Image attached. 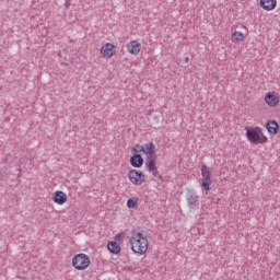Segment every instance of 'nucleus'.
Returning a JSON list of instances; mask_svg holds the SVG:
<instances>
[{"label": "nucleus", "mask_w": 280, "mask_h": 280, "mask_svg": "<svg viewBox=\"0 0 280 280\" xmlns=\"http://www.w3.org/2000/svg\"><path fill=\"white\" fill-rule=\"evenodd\" d=\"M129 246L133 255H138L139 257L145 255L148 248H150L148 234H144L143 231H133L129 238Z\"/></svg>", "instance_id": "obj_1"}, {"label": "nucleus", "mask_w": 280, "mask_h": 280, "mask_svg": "<svg viewBox=\"0 0 280 280\" xmlns=\"http://www.w3.org/2000/svg\"><path fill=\"white\" fill-rule=\"evenodd\" d=\"M245 136L249 143L253 145H264V143H268V136H265L264 129L261 127H245Z\"/></svg>", "instance_id": "obj_2"}, {"label": "nucleus", "mask_w": 280, "mask_h": 280, "mask_svg": "<svg viewBox=\"0 0 280 280\" xmlns=\"http://www.w3.org/2000/svg\"><path fill=\"white\" fill-rule=\"evenodd\" d=\"M91 266V257L84 253L72 257V268L74 270H86Z\"/></svg>", "instance_id": "obj_3"}, {"label": "nucleus", "mask_w": 280, "mask_h": 280, "mask_svg": "<svg viewBox=\"0 0 280 280\" xmlns=\"http://www.w3.org/2000/svg\"><path fill=\"white\" fill-rule=\"evenodd\" d=\"M127 178L135 187H141L145 183V173L137 168H131L127 173Z\"/></svg>", "instance_id": "obj_4"}, {"label": "nucleus", "mask_w": 280, "mask_h": 280, "mask_svg": "<svg viewBox=\"0 0 280 280\" xmlns=\"http://www.w3.org/2000/svg\"><path fill=\"white\" fill-rule=\"evenodd\" d=\"M133 152L137 154L142 153L145 154L147 159L156 156V145H154V142H148L144 144H136L133 147Z\"/></svg>", "instance_id": "obj_5"}, {"label": "nucleus", "mask_w": 280, "mask_h": 280, "mask_svg": "<svg viewBox=\"0 0 280 280\" xmlns=\"http://www.w3.org/2000/svg\"><path fill=\"white\" fill-rule=\"evenodd\" d=\"M211 168L209 166H207V164H202L201 165V180H200V185L202 187V189H205V191H207V194H209V191H211Z\"/></svg>", "instance_id": "obj_6"}, {"label": "nucleus", "mask_w": 280, "mask_h": 280, "mask_svg": "<svg viewBox=\"0 0 280 280\" xmlns=\"http://www.w3.org/2000/svg\"><path fill=\"white\" fill-rule=\"evenodd\" d=\"M100 56L103 60H110L117 56V46L113 43H105L100 48Z\"/></svg>", "instance_id": "obj_7"}, {"label": "nucleus", "mask_w": 280, "mask_h": 280, "mask_svg": "<svg viewBox=\"0 0 280 280\" xmlns=\"http://www.w3.org/2000/svg\"><path fill=\"white\" fill-rule=\"evenodd\" d=\"M264 102L265 104H267V106H269V108H277L280 102L279 92L271 91L266 93L264 97Z\"/></svg>", "instance_id": "obj_8"}, {"label": "nucleus", "mask_w": 280, "mask_h": 280, "mask_svg": "<svg viewBox=\"0 0 280 280\" xmlns=\"http://www.w3.org/2000/svg\"><path fill=\"white\" fill-rule=\"evenodd\" d=\"M126 50L130 56H139V54H141V43L137 39H132L126 44Z\"/></svg>", "instance_id": "obj_9"}, {"label": "nucleus", "mask_w": 280, "mask_h": 280, "mask_svg": "<svg viewBox=\"0 0 280 280\" xmlns=\"http://www.w3.org/2000/svg\"><path fill=\"white\" fill-rule=\"evenodd\" d=\"M52 202L55 205H58L59 207H62V205H67V201L69 200V197L67 196V192L62 190H56L52 194Z\"/></svg>", "instance_id": "obj_10"}, {"label": "nucleus", "mask_w": 280, "mask_h": 280, "mask_svg": "<svg viewBox=\"0 0 280 280\" xmlns=\"http://www.w3.org/2000/svg\"><path fill=\"white\" fill-rule=\"evenodd\" d=\"M145 165L148 172H150L153 176H159V167H156V155L147 158Z\"/></svg>", "instance_id": "obj_11"}, {"label": "nucleus", "mask_w": 280, "mask_h": 280, "mask_svg": "<svg viewBox=\"0 0 280 280\" xmlns=\"http://www.w3.org/2000/svg\"><path fill=\"white\" fill-rule=\"evenodd\" d=\"M259 5L265 12H272L277 9V0H260Z\"/></svg>", "instance_id": "obj_12"}, {"label": "nucleus", "mask_w": 280, "mask_h": 280, "mask_svg": "<svg viewBox=\"0 0 280 280\" xmlns=\"http://www.w3.org/2000/svg\"><path fill=\"white\" fill-rule=\"evenodd\" d=\"M266 130L269 135H279V122H277V120H268L266 124Z\"/></svg>", "instance_id": "obj_13"}, {"label": "nucleus", "mask_w": 280, "mask_h": 280, "mask_svg": "<svg viewBox=\"0 0 280 280\" xmlns=\"http://www.w3.org/2000/svg\"><path fill=\"white\" fill-rule=\"evenodd\" d=\"M107 249L112 255H119V253H121V245H119L117 241H109L107 243Z\"/></svg>", "instance_id": "obj_14"}, {"label": "nucleus", "mask_w": 280, "mask_h": 280, "mask_svg": "<svg viewBox=\"0 0 280 280\" xmlns=\"http://www.w3.org/2000/svg\"><path fill=\"white\" fill-rule=\"evenodd\" d=\"M130 164L132 167H143V158L141 154L136 153L130 158Z\"/></svg>", "instance_id": "obj_15"}, {"label": "nucleus", "mask_w": 280, "mask_h": 280, "mask_svg": "<svg viewBox=\"0 0 280 280\" xmlns=\"http://www.w3.org/2000/svg\"><path fill=\"white\" fill-rule=\"evenodd\" d=\"M127 208L137 211L139 209V197L135 196L127 200Z\"/></svg>", "instance_id": "obj_16"}, {"label": "nucleus", "mask_w": 280, "mask_h": 280, "mask_svg": "<svg viewBox=\"0 0 280 280\" xmlns=\"http://www.w3.org/2000/svg\"><path fill=\"white\" fill-rule=\"evenodd\" d=\"M246 39V35L240 31L232 33V43H242Z\"/></svg>", "instance_id": "obj_17"}, {"label": "nucleus", "mask_w": 280, "mask_h": 280, "mask_svg": "<svg viewBox=\"0 0 280 280\" xmlns=\"http://www.w3.org/2000/svg\"><path fill=\"white\" fill-rule=\"evenodd\" d=\"M187 202H188V205H190V207H196V205H198V196L197 195L188 196Z\"/></svg>", "instance_id": "obj_18"}, {"label": "nucleus", "mask_w": 280, "mask_h": 280, "mask_svg": "<svg viewBox=\"0 0 280 280\" xmlns=\"http://www.w3.org/2000/svg\"><path fill=\"white\" fill-rule=\"evenodd\" d=\"M126 237V234L124 232H120L115 235V241L117 244H121L124 242V238Z\"/></svg>", "instance_id": "obj_19"}, {"label": "nucleus", "mask_w": 280, "mask_h": 280, "mask_svg": "<svg viewBox=\"0 0 280 280\" xmlns=\"http://www.w3.org/2000/svg\"><path fill=\"white\" fill-rule=\"evenodd\" d=\"M185 62H189V57H186V58H185Z\"/></svg>", "instance_id": "obj_20"}]
</instances>
